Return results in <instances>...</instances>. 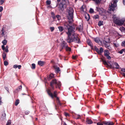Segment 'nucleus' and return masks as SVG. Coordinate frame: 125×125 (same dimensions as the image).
<instances>
[{
	"instance_id": "1",
	"label": "nucleus",
	"mask_w": 125,
	"mask_h": 125,
	"mask_svg": "<svg viewBox=\"0 0 125 125\" xmlns=\"http://www.w3.org/2000/svg\"><path fill=\"white\" fill-rule=\"evenodd\" d=\"M65 26L66 27V28L68 30V31L66 32L68 35L67 39L66 40L67 42L69 43L74 42L77 43H81V42L80 39L75 33V26L73 25H69V24L65 25Z\"/></svg>"
},
{
	"instance_id": "2",
	"label": "nucleus",
	"mask_w": 125,
	"mask_h": 125,
	"mask_svg": "<svg viewBox=\"0 0 125 125\" xmlns=\"http://www.w3.org/2000/svg\"><path fill=\"white\" fill-rule=\"evenodd\" d=\"M54 85H55L56 88H58L60 89L61 86L62 84L60 82L57 81L56 79H53L52 80L50 83L51 90L52 91L54 89Z\"/></svg>"
},
{
	"instance_id": "3",
	"label": "nucleus",
	"mask_w": 125,
	"mask_h": 125,
	"mask_svg": "<svg viewBox=\"0 0 125 125\" xmlns=\"http://www.w3.org/2000/svg\"><path fill=\"white\" fill-rule=\"evenodd\" d=\"M73 10L72 8H69L68 11V15L67 16V18L68 20V22L70 24H72L73 21Z\"/></svg>"
},
{
	"instance_id": "4",
	"label": "nucleus",
	"mask_w": 125,
	"mask_h": 125,
	"mask_svg": "<svg viewBox=\"0 0 125 125\" xmlns=\"http://www.w3.org/2000/svg\"><path fill=\"white\" fill-rule=\"evenodd\" d=\"M112 18L115 24L119 25H122L125 22V20L123 19L120 20L118 17L116 16V15H113Z\"/></svg>"
},
{
	"instance_id": "5",
	"label": "nucleus",
	"mask_w": 125,
	"mask_h": 125,
	"mask_svg": "<svg viewBox=\"0 0 125 125\" xmlns=\"http://www.w3.org/2000/svg\"><path fill=\"white\" fill-rule=\"evenodd\" d=\"M112 18L115 24L119 25H122L125 22V20L123 19L120 20L118 17L116 16V15H113Z\"/></svg>"
},
{
	"instance_id": "6",
	"label": "nucleus",
	"mask_w": 125,
	"mask_h": 125,
	"mask_svg": "<svg viewBox=\"0 0 125 125\" xmlns=\"http://www.w3.org/2000/svg\"><path fill=\"white\" fill-rule=\"evenodd\" d=\"M112 18L115 24L119 25H122L125 22V20L123 19L120 20L118 17L116 16V15H113Z\"/></svg>"
},
{
	"instance_id": "7",
	"label": "nucleus",
	"mask_w": 125,
	"mask_h": 125,
	"mask_svg": "<svg viewBox=\"0 0 125 125\" xmlns=\"http://www.w3.org/2000/svg\"><path fill=\"white\" fill-rule=\"evenodd\" d=\"M118 0H113L111 3V5H109V10L111 11L114 12L117 9V3Z\"/></svg>"
},
{
	"instance_id": "8",
	"label": "nucleus",
	"mask_w": 125,
	"mask_h": 125,
	"mask_svg": "<svg viewBox=\"0 0 125 125\" xmlns=\"http://www.w3.org/2000/svg\"><path fill=\"white\" fill-rule=\"evenodd\" d=\"M66 1L65 0L62 1L58 5V7L59 11H63L66 8Z\"/></svg>"
},
{
	"instance_id": "9",
	"label": "nucleus",
	"mask_w": 125,
	"mask_h": 125,
	"mask_svg": "<svg viewBox=\"0 0 125 125\" xmlns=\"http://www.w3.org/2000/svg\"><path fill=\"white\" fill-rule=\"evenodd\" d=\"M47 91L49 96L52 98L53 99L54 97H55L56 98V100L57 101H60L59 97L57 96V94L56 91H54L53 93V94L51 92V90L49 89H48Z\"/></svg>"
},
{
	"instance_id": "10",
	"label": "nucleus",
	"mask_w": 125,
	"mask_h": 125,
	"mask_svg": "<svg viewBox=\"0 0 125 125\" xmlns=\"http://www.w3.org/2000/svg\"><path fill=\"white\" fill-rule=\"evenodd\" d=\"M110 39L108 38L107 40H104V45L105 47L107 49H108L110 51L112 50V48L110 46Z\"/></svg>"
},
{
	"instance_id": "11",
	"label": "nucleus",
	"mask_w": 125,
	"mask_h": 125,
	"mask_svg": "<svg viewBox=\"0 0 125 125\" xmlns=\"http://www.w3.org/2000/svg\"><path fill=\"white\" fill-rule=\"evenodd\" d=\"M68 46L67 43L64 41L62 42L61 44V47L62 48V49H63L64 48H65Z\"/></svg>"
},
{
	"instance_id": "12",
	"label": "nucleus",
	"mask_w": 125,
	"mask_h": 125,
	"mask_svg": "<svg viewBox=\"0 0 125 125\" xmlns=\"http://www.w3.org/2000/svg\"><path fill=\"white\" fill-rule=\"evenodd\" d=\"M53 67L55 69V72L56 73H59L60 71V68L57 66H53Z\"/></svg>"
},
{
	"instance_id": "13",
	"label": "nucleus",
	"mask_w": 125,
	"mask_h": 125,
	"mask_svg": "<svg viewBox=\"0 0 125 125\" xmlns=\"http://www.w3.org/2000/svg\"><path fill=\"white\" fill-rule=\"evenodd\" d=\"M22 86L21 85L19 86L15 90L14 92L16 93L21 91L22 89Z\"/></svg>"
},
{
	"instance_id": "14",
	"label": "nucleus",
	"mask_w": 125,
	"mask_h": 125,
	"mask_svg": "<svg viewBox=\"0 0 125 125\" xmlns=\"http://www.w3.org/2000/svg\"><path fill=\"white\" fill-rule=\"evenodd\" d=\"M113 65L114 66V68L118 69L119 68V66L118 64L116 62H114L113 63Z\"/></svg>"
},
{
	"instance_id": "15",
	"label": "nucleus",
	"mask_w": 125,
	"mask_h": 125,
	"mask_svg": "<svg viewBox=\"0 0 125 125\" xmlns=\"http://www.w3.org/2000/svg\"><path fill=\"white\" fill-rule=\"evenodd\" d=\"M94 41L96 42L97 43H101V42L100 40V39L99 38H94Z\"/></svg>"
},
{
	"instance_id": "16",
	"label": "nucleus",
	"mask_w": 125,
	"mask_h": 125,
	"mask_svg": "<svg viewBox=\"0 0 125 125\" xmlns=\"http://www.w3.org/2000/svg\"><path fill=\"white\" fill-rule=\"evenodd\" d=\"M45 63V62L44 61H38V64L39 65L42 66L44 65Z\"/></svg>"
},
{
	"instance_id": "17",
	"label": "nucleus",
	"mask_w": 125,
	"mask_h": 125,
	"mask_svg": "<svg viewBox=\"0 0 125 125\" xmlns=\"http://www.w3.org/2000/svg\"><path fill=\"white\" fill-rule=\"evenodd\" d=\"M87 43L91 47H93V44L90 40L89 39L87 40Z\"/></svg>"
},
{
	"instance_id": "18",
	"label": "nucleus",
	"mask_w": 125,
	"mask_h": 125,
	"mask_svg": "<svg viewBox=\"0 0 125 125\" xmlns=\"http://www.w3.org/2000/svg\"><path fill=\"white\" fill-rule=\"evenodd\" d=\"M104 52V49L102 47H101L99 50L98 53L99 54L101 55Z\"/></svg>"
},
{
	"instance_id": "19",
	"label": "nucleus",
	"mask_w": 125,
	"mask_h": 125,
	"mask_svg": "<svg viewBox=\"0 0 125 125\" xmlns=\"http://www.w3.org/2000/svg\"><path fill=\"white\" fill-rule=\"evenodd\" d=\"M86 122L88 124H91L93 123L92 120L91 119L87 118Z\"/></svg>"
},
{
	"instance_id": "20",
	"label": "nucleus",
	"mask_w": 125,
	"mask_h": 125,
	"mask_svg": "<svg viewBox=\"0 0 125 125\" xmlns=\"http://www.w3.org/2000/svg\"><path fill=\"white\" fill-rule=\"evenodd\" d=\"M21 65H18L16 64H15L14 65L13 67L14 68H18V69H20L21 68Z\"/></svg>"
},
{
	"instance_id": "21",
	"label": "nucleus",
	"mask_w": 125,
	"mask_h": 125,
	"mask_svg": "<svg viewBox=\"0 0 125 125\" xmlns=\"http://www.w3.org/2000/svg\"><path fill=\"white\" fill-rule=\"evenodd\" d=\"M111 122H107L106 121H103L102 122V123L105 125H108Z\"/></svg>"
},
{
	"instance_id": "22",
	"label": "nucleus",
	"mask_w": 125,
	"mask_h": 125,
	"mask_svg": "<svg viewBox=\"0 0 125 125\" xmlns=\"http://www.w3.org/2000/svg\"><path fill=\"white\" fill-rule=\"evenodd\" d=\"M65 49V50L67 52H70L71 51V48L70 47H68V46Z\"/></svg>"
},
{
	"instance_id": "23",
	"label": "nucleus",
	"mask_w": 125,
	"mask_h": 125,
	"mask_svg": "<svg viewBox=\"0 0 125 125\" xmlns=\"http://www.w3.org/2000/svg\"><path fill=\"white\" fill-rule=\"evenodd\" d=\"M104 55H105L106 54H110V53L107 50H105L104 51Z\"/></svg>"
},
{
	"instance_id": "24",
	"label": "nucleus",
	"mask_w": 125,
	"mask_h": 125,
	"mask_svg": "<svg viewBox=\"0 0 125 125\" xmlns=\"http://www.w3.org/2000/svg\"><path fill=\"white\" fill-rule=\"evenodd\" d=\"M6 54L5 52H4L3 53L2 56L3 60H4L5 59L6 56Z\"/></svg>"
},
{
	"instance_id": "25",
	"label": "nucleus",
	"mask_w": 125,
	"mask_h": 125,
	"mask_svg": "<svg viewBox=\"0 0 125 125\" xmlns=\"http://www.w3.org/2000/svg\"><path fill=\"white\" fill-rule=\"evenodd\" d=\"M83 28V27L81 25L79 26H78L77 28V29L80 31H82Z\"/></svg>"
},
{
	"instance_id": "26",
	"label": "nucleus",
	"mask_w": 125,
	"mask_h": 125,
	"mask_svg": "<svg viewBox=\"0 0 125 125\" xmlns=\"http://www.w3.org/2000/svg\"><path fill=\"white\" fill-rule=\"evenodd\" d=\"M4 26H3V28L2 29V30H1V31H2V33L1 34V35L2 36H3L4 35V32L5 31L4 30Z\"/></svg>"
},
{
	"instance_id": "27",
	"label": "nucleus",
	"mask_w": 125,
	"mask_h": 125,
	"mask_svg": "<svg viewBox=\"0 0 125 125\" xmlns=\"http://www.w3.org/2000/svg\"><path fill=\"white\" fill-rule=\"evenodd\" d=\"M102 61L103 62V63L105 65H108V64L107 63V62L105 61V60L104 59H103L102 58L101 59Z\"/></svg>"
},
{
	"instance_id": "28",
	"label": "nucleus",
	"mask_w": 125,
	"mask_h": 125,
	"mask_svg": "<svg viewBox=\"0 0 125 125\" xmlns=\"http://www.w3.org/2000/svg\"><path fill=\"white\" fill-rule=\"evenodd\" d=\"M82 11H83V12H85L86 10V8L85 7H83V6H82L81 8Z\"/></svg>"
},
{
	"instance_id": "29",
	"label": "nucleus",
	"mask_w": 125,
	"mask_h": 125,
	"mask_svg": "<svg viewBox=\"0 0 125 125\" xmlns=\"http://www.w3.org/2000/svg\"><path fill=\"white\" fill-rule=\"evenodd\" d=\"M20 100L19 99L16 100L15 102V105L16 106L19 103Z\"/></svg>"
},
{
	"instance_id": "30",
	"label": "nucleus",
	"mask_w": 125,
	"mask_h": 125,
	"mask_svg": "<svg viewBox=\"0 0 125 125\" xmlns=\"http://www.w3.org/2000/svg\"><path fill=\"white\" fill-rule=\"evenodd\" d=\"M58 28L59 30V31L60 32H62L63 30V27L62 26H59L58 27Z\"/></svg>"
},
{
	"instance_id": "31",
	"label": "nucleus",
	"mask_w": 125,
	"mask_h": 125,
	"mask_svg": "<svg viewBox=\"0 0 125 125\" xmlns=\"http://www.w3.org/2000/svg\"><path fill=\"white\" fill-rule=\"evenodd\" d=\"M103 21H100L98 22V25L99 26H101L103 25Z\"/></svg>"
},
{
	"instance_id": "32",
	"label": "nucleus",
	"mask_w": 125,
	"mask_h": 125,
	"mask_svg": "<svg viewBox=\"0 0 125 125\" xmlns=\"http://www.w3.org/2000/svg\"><path fill=\"white\" fill-rule=\"evenodd\" d=\"M104 56L106 57L107 59L108 60H110L111 58V56H109V54H106Z\"/></svg>"
},
{
	"instance_id": "33",
	"label": "nucleus",
	"mask_w": 125,
	"mask_h": 125,
	"mask_svg": "<svg viewBox=\"0 0 125 125\" xmlns=\"http://www.w3.org/2000/svg\"><path fill=\"white\" fill-rule=\"evenodd\" d=\"M7 40H5V39L3 40L2 42V43L3 45H6L7 44Z\"/></svg>"
},
{
	"instance_id": "34",
	"label": "nucleus",
	"mask_w": 125,
	"mask_h": 125,
	"mask_svg": "<svg viewBox=\"0 0 125 125\" xmlns=\"http://www.w3.org/2000/svg\"><path fill=\"white\" fill-rule=\"evenodd\" d=\"M93 18L94 19H98L99 18V15H94L93 16Z\"/></svg>"
},
{
	"instance_id": "35",
	"label": "nucleus",
	"mask_w": 125,
	"mask_h": 125,
	"mask_svg": "<svg viewBox=\"0 0 125 125\" xmlns=\"http://www.w3.org/2000/svg\"><path fill=\"white\" fill-rule=\"evenodd\" d=\"M54 75L52 73H51L50 74L49 77V78L50 79H51L52 78H53L54 77Z\"/></svg>"
},
{
	"instance_id": "36",
	"label": "nucleus",
	"mask_w": 125,
	"mask_h": 125,
	"mask_svg": "<svg viewBox=\"0 0 125 125\" xmlns=\"http://www.w3.org/2000/svg\"><path fill=\"white\" fill-rule=\"evenodd\" d=\"M56 17L58 20H59L61 19V17L60 15H56Z\"/></svg>"
},
{
	"instance_id": "37",
	"label": "nucleus",
	"mask_w": 125,
	"mask_h": 125,
	"mask_svg": "<svg viewBox=\"0 0 125 125\" xmlns=\"http://www.w3.org/2000/svg\"><path fill=\"white\" fill-rule=\"evenodd\" d=\"M94 47L95 50L97 53H98V52H99V50L97 48V47L96 46H95Z\"/></svg>"
},
{
	"instance_id": "38",
	"label": "nucleus",
	"mask_w": 125,
	"mask_h": 125,
	"mask_svg": "<svg viewBox=\"0 0 125 125\" xmlns=\"http://www.w3.org/2000/svg\"><path fill=\"white\" fill-rule=\"evenodd\" d=\"M51 1L48 0L46 1V4L48 5H49L51 3Z\"/></svg>"
},
{
	"instance_id": "39",
	"label": "nucleus",
	"mask_w": 125,
	"mask_h": 125,
	"mask_svg": "<svg viewBox=\"0 0 125 125\" xmlns=\"http://www.w3.org/2000/svg\"><path fill=\"white\" fill-rule=\"evenodd\" d=\"M32 68L33 69H34L35 68V65L34 63H32L31 64Z\"/></svg>"
},
{
	"instance_id": "40",
	"label": "nucleus",
	"mask_w": 125,
	"mask_h": 125,
	"mask_svg": "<svg viewBox=\"0 0 125 125\" xmlns=\"http://www.w3.org/2000/svg\"><path fill=\"white\" fill-rule=\"evenodd\" d=\"M113 44L114 46L116 47H118L119 46V44L117 43H114Z\"/></svg>"
},
{
	"instance_id": "41",
	"label": "nucleus",
	"mask_w": 125,
	"mask_h": 125,
	"mask_svg": "<svg viewBox=\"0 0 125 125\" xmlns=\"http://www.w3.org/2000/svg\"><path fill=\"white\" fill-rule=\"evenodd\" d=\"M4 64L5 65L7 66L8 65L9 63L7 61H5L4 62Z\"/></svg>"
},
{
	"instance_id": "42",
	"label": "nucleus",
	"mask_w": 125,
	"mask_h": 125,
	"mask_svg": "<svg viewBox=\"0 0 125 125\" xmlns=\"http://www.w3.org/2000/svg\"><path fill=\"white\" fill-rule=\"evenodd\" d=\"M64 115H65L66 117H67V116L69 117V116H70L69 114L68 113L66 112H65L64 113Z\"/></svg>"
},
{
	"instance_id": "43",
	"label": "nucleus",
	"mask_w": 125,
	"mask_h": 125,
	"mask_svg": "<svg viewBox=\"0 0 125 125\" xmlns=\"http://www.w3.org/2000/svg\"><path fill=\"white\" fill-rule=\"evenodd\" d=\"M57 104L58 105H59L60 106H61L62 105V104L61 103L60 101H57Z\"/></svg>"
},
{
	"instance_id": "44",
	"label": "nucleus",
	"mask_w": 125,
	"mask_h": 125,
	"mask_svg": "<svg viewBox=\"0 0 125 125\" xmlns=\"http://www.w3.org/2000/svg\"><path fill=\"white\" fill-rule=\"evenodd\" d=\"M94 12V10L92 8H90L89 10V12L90 13H92Z\"/></svg>"
},
{
	"instance_id": "45",
	"label": "nucleus",
	"mask_w": 125,
	"mask_h": 125,
	"mask_svg": "<svg viewBox=\"0 0 125 125\" xmlns=\"http://www.w3.org/2000/svg\"><path fill=\"white\" fill-rule=\"evenodd\" d=\"M104 100L102 98H101L99 99V101L100 103H103L104 102Z\"/></svg>"
},
{
	"instance_id": "46",
	"label": "nucleus",
	"mask_w": 125,
	"mask_h": 125,
	"mask_svg": "<svg viewBox=\"0 0 125 125\" xmlns=\"http://www.w3.org/2000/svg\"><path fill=\"white\" fill-rule=\"evenodd\" d=\"M11 124V121L10 120L8 121L6 124L8 125H9Z\"/></svg>"
},
{
	"instance_id": "47",
	"label": "nucleus",
	"mask_w": 125,
	"mask_h": 125,
	"mask_svg": "<svg viewBox=\"0 0 125 125\" xmlns=\"http://www.w3.org/2000/svg\"><path fill=\"white\" fill-rule=\"evenodd\" d=\"M5 89L6 90H7V91L9 93V94L10 93V92H9V88L8 87H6V86H5Z\"/></svg>"
},
{
	"instance_id": "48",
	"label": "nucleus",
	"mask_w": 125,
	"mask_h": 125,
	"mask_svg": "<svg viewBox=\"0 0 125 125\" xmlns=\"http://www.w3.org/2000/svg\"><path fill=\"white\" fill-rule=\"evenodd\" d=\"M50 29L52 32L54 30V28L53 27H51L50 28Z\"/></svg>"
},
{
	"instance_id": "49",
	"label": "nucleus",
	"mask_w": 125,
	"mask_h": 125,
	"mask_svg": "<svg viewBox=\"0 0 125 125\" xmlns=\"http://www.w3.org/2000/svg\"><path fill=\"white\" fill-rule=\"evenodd\" d=\"M121 45L122 46H124L125 45V41H123L122 42Z\"/></svg>"
},
{
	"instance_id": "50",
	"label": "nucleus",
	"mask_w": 125,
	"mask_h": 125,
	"mask_svg": "<svg viewBox=\"0 0 125 125\" xmlns=\"http://www.w3.org/2000/svg\"><path fill=\"white\" fill-rule=\"evenodd\" d=\"M77 57V56H76V55H75V56L73 55L72 56V58L73 59H75Z\"/></svg>"
},
{
	"instance_id": "51",
	"label": "nucleus",
	"mask_w": 125,
	"mask_h": 125,
	"mask_svg": "<svg viewBox=\"0 0 125 125\" xmlns=\"http://www.w3.org/2000/svg\"><path fill=\"white\" fill-rule=\"evenodd\" d=\"M1 48L4 51L5 50V48H5L4 45H2L1 46Z\"/></svg>"
},
{
	"instance_id": "52",
	"label": "nucleus",
	"mask_w": 125,
	"mask_h": 125,
	"mask_svg": "<svg viewBox=\"0 0 125 125\" xmlns=\"http://www.w3.org/2000/svg\"><path fill=\"white\" fill-rule=\"evenodd\" d=\"M5 0H0V3L1 4H3Z\"/></svg>"
},
{
	"instance_id": "53",
	"label": "nucleus",
	"mask_w": 125,
	"mask_h": 125,
	"mask_svg": "<svg viewBox=\"0 0 125 125\" xmlns=\"http://www.w3.org/2000/svg\"><path fill=\"white\" fill-rule=\"evenodd\" d=\"M103 123H101L100 122H99L97 123V125H103Z\"/></svg>"
},
{
	"instance_id": "54",
	"label": "nucleus",
	"mask_w": 125,
	"mask_h": 125,
	"mask_svg": "<svg viewBox=\"0 0 125 125\" xmlns=\"http://www.w3.org/2000/svg\"><path fill=\"white\" fill-rule=\"evenodd\" d=\"M3 7L2 6L0 7V12H1L3 10Z\"/></svg>"
},
{
	"instance_id": "55",
	"label": "nucleus",
	"mask_w": 125,
	"mask_h": 125,
	"mask_svg": "<svg viewBox=\"0 0 125 125\" xmlns=\"http://www.w3.org/2000/svg\"><path fill=\"white\" fill-rule=\"evenodd\" d=\"M85 18L86 19L87 21H88L89 20V19H90V18H89L88 17H87L86 16H85Z\"/></svg>"
},
{
	"instance_id": "56",
	"label": "nucleus",
	"mask_w": 125,
	"mask_h": 125,
	"mask_svg": "<svg viewBox=\"0 0 125 125\" xmlns=\"http://www.w3.org/2000/svg\"><path fill=\"white\" fill-rule=\"evenodd\" d=\"M123 52L122 51V50H120V51H119L118 52V53H120V54H122Z\"/></svg>"
},
{
	"instance_id": "57",
	"label": "nucleus",
	"mask_w": 125,
	"mask_h": 125,
	"mask_svg": "<svg viewBox=\"0 0 125 125\" xmlns=\"http://www.w3.org/2000/svg\"><path fill=\"white\" fill-rule=\"evenodd\" d=\"M109 66L111 68H114V66L113 65H111Z\"/></svg>"
},
{
	"instance_id": "58",
	"label": "nucleus",
	"mask_w": 125,
	"mask_h": 125,
	"mask_svg": "<svg viewBox=\"0 0 125 125\" xmlns=\"http://www.w3.org/2000/svg\"><path fill=\"white\" fill-rule=\"evenodd\" d=\"M121 71L122 72H125V69H121Z\"/></svg>"
},
{
	"instance_id": "59",
	"label": "nucleus",
	"mask_w": 125,
	"mask_h": 125,
	"mask_svg": "<svg viewBox=\"0 0 125 125\" xmlns=\"http://www.w3.org/2000/svg\"><path fill=\"white\" fill-rule=\"evenodd\" d=\"M78 117L76 118V119H78L81 118V116L79 115H78Z\"/></svg>"
},
{
	"instance_id": "60",
	"label": "nucleus",
	"mask_w": 125,
	"mask_h": 125,
	"mask_svg": "<svg viewBox=\"0 0 125 125\" xmlns=\"http://www.w3.org/2000/svg\"><path fill=\"white\" fill-rule=\"evenodd\" d=\"M5 51L6 52H9V50H8V49H5Z\"/></svg>"
},
{
	"instance_id": "61",
	"label": "nucleus",
	"mask_w": 125,
	"mask_h": 125,
	"mask_svg": "<svg viewBox=\"0 0 125 125\" xmlns=\"http://www.w3.org/2000/svg\"><path fill=\"white\" fill-rule=\"evenodd\" d=\"M108 125H114V123L112 122H111Z\"/></svg>"
},
{
	"instance_id": "62",
	"label": "nucleus",
	"mask_w": 125,
	"mask_h": 125,
	"mask_svg": "<svg viewBox=\"0 0 125 125\" xmlns=\"http://www.w3.org/2000/svg\"><path fill=\"white\" fill-rule=\"evenodd\" d=\"M121 74L122 75H123L125 77V73H124L122 72L121 73Z\"/></svg>"
},
{
	"instance_id": "63",
	"label": "nucleus",
	"mask_w": 125,
	"mask_h": 125,
	"mask_svg": "<svg viewBox=\"0 0 125 125\" xmlns=\"http://www.w3.org/2000/svg\"><path fill=\"white\" fill-rule=\"evenodd\" d=\"M123 3L124 5H125V0H123Z\"/></svg>"
},
{
	"instance_id": "64",
	"label": "nucleus",
	"mask_w": 125,
	"mask_h": 125,
	"mask_svg": "<svg viewBox=\"0 0 125 125\" xmlns=\"http://www.w3.org/2000/svg\"><path fill=\"white\" fill-rule=\"evenodd\" d=\"M29 112H25V113L27 115L29 114Z\"/></svg>"
}]
</instances>
